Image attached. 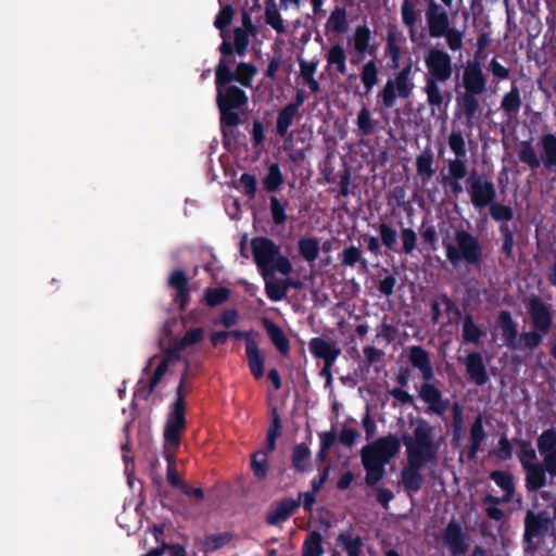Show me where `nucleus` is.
Instances as JSON below:
<instances>
[{"label":"nucleus","mask_w":556,"mask_h":556,"mask_svg":"<svg viewBox=\"0 0 556 556\" xmlns=\"http://www.w3.org/2000/svg\"><path fill=\"white\" fill-rule=\"evenodd\" d=\"M285 178L281 173L280 166L278 163H271L268 168L265 177L263 178V187L267 192H276L281 185L283 184Z\"/></svg>","instance_id":"e433bc0d"},{"label":"nucleus","mask_w":556,"mask_h":556,"mask_svg":"<svg viewBox=\"0 0 556 556\" xmlns=\"http://www.w3.org/2000/svg\"><path fill=\"white\" fill-rule=\"evenodd\" d=\"M498 230L503 240L502 252L510 256L515 247L514 231L508 224H501Z\"/></svg>","instance_id":"bf43d9fd"},{"label":"nucleus","mask_w":556,"mask_h":556,"mask_svg":"<svg viewBox=\"0 0 556 556\" xmlns=\"http://www.w3.org/2000/svg\"><path fill=\"white\" fill-rule=\"evenodd\" d=\"M463 87L467 92L486 91V78L478 60L467 62L463 72Z\"/></svg>","instance_id":"4468645a"},{"label":"nucleus","mask_w":556,"mask_h":556,"mask_svg":"<svg viewBox=\"0 0 556 556\" xmlns=\"http://www.w3.org/2000/svg\"><path fill=\"white\" fill-rule=\"evenodd\" d=\"M425 64L428 70V79L446 83L453 74L452 58L443 49H430L425 56Z\"/></svg>","instance_id":"9d476101"},{"label":"nucleus","mask_w":556,"mask_h":556,"mask_svg":"<svg viewBox=\"0 0 556 556\" xmlns=\"http://www.w3.org/2000/svg\"><path fill=\"white\" fill-rule=\"evenodd\" d=\"M336 541L348 556H365L364 540L359 534L355 533L352 528L340 532Z\"/></svg>","instance_id":"5701e85b"},{"label":"nucleus","mask_w":556,"mask_h":556,"mask_svg":"<svg viewBox=\"0 0 556 556\" xmlns=\"http://www.w3.org/2000/svg\"><path fill=\"white\" fill-rule=\"evenodd\" d=\"M425 18L428 34L431 38H445L451 51H459L463 48L465 31L451 25L447 10L437 0H426Z\"/></svg>","instance_id":"423d86ee"},{"label":"nucleus","mask_w":556,"mask_h":556,"mask_svg":"<svg viewBox=\"0 0 556 556\" xmlns=\"http://www.w3.org/2000/svg\"><path fill=\"white\" fill-rule=\"evenodd\" d=\"M440 80L426 78L425 92L427 94V102L431 108L440 109L444 103L442 90L439 86Z\"/></svg>","instance_id":"c03bdc74"},{"label":"nucleus","mask_w":556,"mask_h":556,"mask_svg":"<svg viewBox=\"0 0 556 556\" xmlns=\"http://www.w3.org/2000/svg\"><path fill=\"white\" fill-rule=\"evenodd\" d=\"M300 500L286 497L275 504L271 510L266 515V522L269 526H277L287 521L300 507Z\"/></svg>","instance_id":"6ab92c4d"},{"label":"nucleus","mask_w":556,"mask_h":556,"mask_svg":"<svg viewBox=\"0 0 556 556\" xmlns=\"http://www.w3.org/2000/svg\"><path fill=\"white\" fill-rule=\"evenodd\" d=\"M251 469L258 480L266 478L268 473V456L263 450L256 451L251 457Z\"/></svg>","instance_id":"de8ad7c7"},{"label":"nucleus","mask_w":556,"mask_h":556,"mask_svg":"<svg viewBox=\"0 0 556 556\" xmlns=\"http://www.w3.org/2000/svg\"><path fill=\"white\" fill-rule=\"evenodd\" d=\"M489 208L491 217L497 223L506 224L514 217V210L509 205L493 202Z\"/></svg>","instance_id":"864d4df0"},{"label":"nucleus","mask_w":556,"mask_h":556,"mask_svg":"<svg viewBox=\"0 0 556 556\" xmlns=\"http://www.w3.org/2000/svg\"><path fill=\"white\" fill-rule=\"evenodd\" d=\"M444 542L448 546L453 556L464 555L468 549L465 534L458 522L452 520L445 528Z\"/></svg>","instance_id":"aec40b11"},{"label":"nucleus","mask_w":556,"mask_h":556,"mask_svg":"<svg viewBox=\"0 0 556 556\" xmlns=\"http://www.w3.org/2000/svg\"><path fill=\"white\" fill-rule=\"evenodd\" d=\"M402 249L400 252L412 254L417 245V235L413 228H402L401 233Z\"/></svg>","instance_id":"13d9d810"},{"label":"nucleus","mask_w":556,"mask_h":556,"mask_svg":"<svg viewBox=\"0 0 556 556\" xmlns=\"http://www.w3.org/2000/svg\"><path fill=\"white\" fill-rule=\"evenodd\" d=\"M300 255L307 262H314L319 255V241L316 238H301L298 242Z\"/></svg>","instance_id":"58836bf2"},{"label":"nucleus","mask_w":556,"mask_h":556,"mask_svg":"<svg viewBox=\"0 0 556 556\" xmlns=\"http://www.w3.org/2000/svg\"><path fill=\"white\" fill-rule=\"evenodd\" d=\"M378 75L379 71L375 60H369L363 65L361 71V80L363 83L365 89L364 93L366 96H368L377 85Z\"/></svg>","instance_id":"c9c22d12"},{"label":"nucleus","mask_w":556,"mask_h":556,"mask_svg":"<svg viewBox=\"0 0 556 556\" xmlns=\"http://www.w3.org/2000/svg\"><path fill=\"white\" fill-rule=\"evenodd\" d=\"M545 333L532 329L531 331L523 332L518 340L519 342H522L523 349L532 351L536 349L543 341Z\"/></svg>","instance_id":"4d7b16f0"},{"label":"nucleus","mask_w":556,"mask_h":556,"mask_svg":"<svg viewBox=\"0 0 556 556\" xmlns=\"http://www.w3.org/2000/svg\"><path fill=\"white\" fill-rule=\"evenodd\" d=\"M298 115L299 111L288 104L280 109L276 119V135L285 138Z\"/></svg>","instance_id":"2f4dec72"},{"label":"nucleus","mask_w":556,"mask_h":556,"mask_svg":"<svg viewBox=\"0 0 556 556\" xmlns=\"http://www.w3.org/2000/svg\"><path fill=\"white\" fill-rule=\"evenodd\" d=\"M412 62H408L400 72H397L393 79H388L384 87L379 91L378 98L387 109H392L396 103L397 96L401 98H408L415 87L410 79Z\"/></svg>","instance_id":"6e6552de"},{"label":"nucleus","mask_w":556,"mask_h":556,"mask_svg":"<svg viewBox=\"0 0 556 556\" xmlns=\"http://www.w3.org/2000/svg\"><path fill=\"white\" fill-rule=\"evenodd\" d=\"M340 264L343 267H355L358 265V270L361 273L368 271V262L363 256V252L361 248L356 245L345 247L342 252L339 254Z\"/></svg>","instance_id":"bb28decb"},{"label":"nucleus","mask_w":556,"mask_h":556,"mask_svg":"<svg viewBox=\"0 0 556 556\" xmlns=\"http://www.w3.org/2000/svg\"><path fill=\"white\" fill-rule=\"evenodd\" d=\"M308 349L316 359H321L324 364H334L341 354V349L334 341L323 337H314L308 342Z\"/></svg>","instance_id":"2eb2a0df"},{"label":"nucleus","mask_w":556,"mask_h":556,"mask_svg":"<svg viewBox=\"0 0 556 556\" xmlns=\"http://www.w3.org/2000/svg\"><path fill=\"white\" fill-rule=\"evenodd\" d=\"M518 446L517 457L523 467L525 464H534L538 459L536 451L533 448L530 440L527 439H514L513 440Z\"/></svg>","instance_id":"ea45409f"},{"label":"nucleus","mask_w":556,"mask_h":556,"mask_svg":"<svg viewBox=\"0 0 556 556\" xmlns=\"http://www.w3.org/2000/svg\"><path fill=\"white\" fill-rule=\"evenodd\" d=\"M287 206L288 201L285 202L280 201L276 195H271L269 198V211L271 215V220L276 226H282L286 224L288 216H287Z\"/></svg>","instance_id":"a18cd8bd"},{"label":"nucleus","mask_w":556,"mask_h":556,"mask_svg":"<svg viewBox=\"0 0 556 556\" xmlns=\"http://www.w3.org/2000/svg\"><path fill=\"white\" fill-rule=\"evenodd\" d=\"M251 31L243 29L241 27H236L233 29V45L236 54L239 56H244L249 47V35Z\"/></svg>","instance_id":"6e6d98bb"},{"label":"nucleus","mask_w":556,"mask_h":556,"mask_svg":"<svg viewBox=\"0 0 556 556\" xmlns=\"http://www.w3.org/2000/svg\"><path fill=\"white\" fill-rule=\"evenodd\" d=\"M401 444L406 447L407 465L401 470V480L406 491L418 492L424 483L421 468L438 460L440 443L434 439V427L426 419H419L413 434L403 433L378 438L361 450L362 465L366 471L365 483L375 486L386 476V465L395 457Z\"/></svg>","instance_id":"f257e3e1"},{"label":"nucleus","mask_w":556,"mask_h":556,"mask_svg":"<svg viewBox=\"0 0 556 556\" xmlns=\"http://www.w3.org/2000/svg\"><path fill=\"white\" fill-rule=\"evenodd\" d=\"M527 308L532 328L545 334L549 333L553 328L552 306L543 302L541 298L533 295L529 299Z\"/></svg>","instance_id":"f8f14e48"},{"label":"nucleus","mask_w":556,"mask_h":556,"mask_svg":"<svg viewBox=\"0 0 556 556\" xmlns=\"http://www.w3.org/2000/svg\"><path fill=\"white\" fill-rule=\"evenodd\" d=\"M467 191L475 208L482 210L495 202L496 189L494 184L473 170L467 179Z\"/></svg>","instance_id":"1a4fd4ad"},{"label":"nucleus","mask_w":556,"mask_h":556,"mask_svg":"<svg viewBox=\"0 0 556 556\" xmlns=\"http://www.w3.org/2000/svg\"><path fill=\"white\" fill-rule=\"evenodd\" d=\"M484 332L473 321L471 315H466L463 323L462 337L465 342L478 344Z\"/></svg>","instance_id":"37998d69"},{"label":"nucleus","mask_w":556,"mask_h":556,"mask_svg":"<svg viewBox=\"0 0 556 556\" xmlns=\"http://www.w3.org/2000/svg\"><path fill=\"white\" fill-rule=\"evenodd\" d=\"M486 439V432L483 427V416L478 414L469 428V447L467 450L468 460L476 459L478 453Z\"/></svg>","instance_id":"4be33fe9"},{"label":"nucleus","mask_w":556,"mask_h":556,"mask_svg":"<svg viewBox=\"0 0 556 556\" xmlns=\"http://www.w3.org/2000/svg\"><path fill=\"white\" fill-rule=\"evenodd\" d=\"M245 355L251 374L255 379L262 378L264 375V356L258 350L255 340H250L247 342Z\"/></svg>","instance_id":"c85d7f7f"},{"label":"nucleus","mask_w":556,"mask_h":556,"mask_svg":"<svg viewBox=\"0 0 556 556\" xmlns=\"http://www.w3.org/2000/svg\"><path fill=\"white\" fill-rule=\"evenodd\" d=\"M538 452L542 456V463L525 464L526 489L536 492L547 483V475L556 478V428L543 430L536 438Z\"/></svg>","instance_id":"f03ea898"},{"label":"nucleus","mask_w":556,"mask_h":556,"mask_svg":"<svg viewBox=\"0 0 556 556\" xmlns=\"http://www.w3.org/2000/svg\"><path fill=\"white\" fill-rule=\"evenodd\" d=\"M230 540L228 533L210 534L204 539V545L207 551H217L226 545Z\"/></svg>","instance_id":"774afa93"},{"label":"nucleus","mask_w":556,"mask_h":556,"mask_svg":"<svg viewBox=\"0 0 556 556\" xmlns=\"http://www.w3.org/2000/svg\"><path fill=\"white\" fill-rule=\"evenodd\" d=\"M239 186L243 188V193L249 199H254L257 192V180L255 175L250 173L241 174L239 178Z\"/></svg>","instance_id":"e2e57ef3"},{"label":"nucleus","mask_w":556,"mask_h":556,"mask_svg":"<svg viewBox=\"0 0 556 556\" xmlns=\"http://www.w3.org/2000/svg\"><path fill=\"white\" fill-rule=\"evenodd\" d=\"M433 163H434L433 153L429 148H426L416 157V172H417V175L420 177L424 185L429 182L435 173Z\"/></svg>","instance_id":"c756f323"},{"label":"nucleus","mask_w":556,"mask_h":556,"mask_svg":"<svg viewBox=\"0 0 556 556\" xmlns=\"http://www.w3.org/2000/svg\"><path fill=\"white\" fill-rule=\"evenodd\" d=\"M356 124L361 136H369L375 131L377 121L372 119L370 111L364 105L357 114Z\"/></svg>","instance_id":"603ef678"},{"label":"nucleus","mask_w":556,"mask_h":556,"mask_svg":"<svg viewBox=\"0 0 556 556\" xmlns=\"http://www.w3.org/2000/svg\"><path fill=\"white\" fill-rule=\"evenodd\" d=\"M230 296V290L226 287L208 288L205 290L204 300L207 306L215 307L226 301Z\"/></svg>","instance_id":"8fccbe9b"},{"label":"nucleus","mask_w":556,"mask_h":556,"mask_svg":"<svg viewBox=\"0 0 556 556\" xmlns=\"http://www.w3.org/2000/svg\"><path fill=\"white\" fill-rule=\"evenodd\" d=\"M402 23L407 28L409 37L414 40L417 24L421 21V11L417 8V0H403L401 4Z\"/></svg>","instance_id":"a878e982"},{"label":"nucleus","mask_w":556,"mask_h":556,"mask_svg":"<svg viewBox=\"0 0 556 556\" xmlns=\"http://www.w3.org/2000/svg\"><path fill=\"white\" fill-rule=\"evenodd\" d=\"M311 450L305 443L296 444L292 451V467L296 472H306L309 469Z\"/></svg>","instance_id":"72a5a7b5"},{"label":"nucleus","mask_w":556,"mask_h":556,"mask_svg":"<svg viewBox=\"0 0 556 556\" xmlns=\"http://www.w3.org/2000/svg\"><path fill=\"white\" fill-rule=\"evenodd\" d=\"M327 31L344 34L349 29L348 13L344 7H336L326 23Z\"/></svg>","instance_id":"7c9ffc66"},{"label":"nucleus","mask_w":556,"mask_h":556,"mask_svg":"<svg viewBox=\"0 0 556 556\" xmlns=\"http://www.w3.org/2000/svg\"><path fill=\"white\" fill-rule=\"evenodd\" d=\"M251 248L256 266L265 274L279 256V247L267 237H255L251 241Z\"/></svg>","instance_id":"ddd939ff"},{"label":"nucleus","mask_w":556,"mask_h":556,"mask_svg":"<svg viewBox=\"0 0 556 556\" xmlns=\"http://www.w3.org/2000/svg\"><path fill=\"white\" fill-rule=\"evenodd\" d=\"M263 327L265 328L270 341L276 346V349L280 352L282 355H287L290 352V341L287 338L283 330L276 325L273 320L268 318H264Z\"/></svg>","instance_id":"cd10ccee"},{"label":"nucleus","mask_w":556,"mask_h":556,"mask_svg":"<svg viewBox=\"0 0 556 556\" xmlns=\"http://www.w3.org/2000/svg\"><path fill=\"white\" fill-rule=\"evenodd\" d=\"M521 106L519 88L513 84L510 90L503 97L501 108L507 114H515Z\"/></svg>","instance_id":"49530a36"},{"label":"nucleus","mask_w":556,"mask_h":556,"mask_svg":"<svg viewBox=\"0 0 556 556\" xmlns=\"http://www.w3.org/2000/svg\"><path fill=\"white\" fill-rule=\"evenodd\" d=\"M549 523L551 519L546 511L534 514L528 510L525 518V541L530 542L534 538L544 536Z\"/></svg>","instance_id":"a211bd4d"},{"label":"nucleus","mask_w":556,"mask_h":556,"mask_svg":"<svg viewBox=\"0 0 556 556\" xmlns=\"http://www.w3.org/2000/svg\"><path fill=\"white\" fill-rule=\"evenodd\" d=\"M513 443L503 434L497 443V447L492 451V455L500 460H508L513 457Z\"/></svg>","instance_id":"052dcab7"},{"label":"nucleus","mask_w":556,"mask_h":556,"mask_svg":"<svg viewBox=\"0 0 556 556\" xmlns=\"http://www.w3.org/2000/svg\"><path fill=\"white\" fill-rule=\"evenodd\" d=\"M327 62L330 66H336L340 74L344 75L346 73V54L341 45L336 43L330 47L327 53Z\"/></svg>","instance_id":"a19ab883"},{"label":"nucleus","mask_w":556,"mask_h":556,"mask_svg":"<svg viewBox=\"0 0 556 556\" xmlns=\"http://www.w3.org/2000/svg\"><path fill=\"white\" fill-rule=\"evenodd\" d=\"M408 361L418 369L424 382L418 389L419 399L428 405V410L438 416H443L448 407V400L443 399L442 391L431 381L435 372L431 363L429 352L421 345H412L408 349Z\"/></svg>","instance_id":"7ed1b4c3"},{"label":"nucleus","mask_w":556,"mask_h":556,"mask_svg":"<svg viewBox=\"0 0 556 556\" xmlns=\"http://www.w3.org/2000/svg\"><path fill=\"white\" fill-rule=\"evenodd\" d=\"M232 18V7L229 4L224 5L215 17L214 26L223 33V30L231 24Z\"/></svg>","instance_id":"0e129e2a"},{"label":"nucleus","mask_w":556,"mask_h":556,"mask_svg":"<svg viewBox=\"0 0 556 556\" xmlns=\"http://www.w3.org/2000/svg\"><path fill=\"white\" fill-rule=\"evenodd\" d=\"M216 87V105L219 111V124L223 131L224 146L229 144L228 130L241 124L240 111L248 105L247 92L236 85H223Z\"/></svg>","instance_id":"20e7f679"},{"label":"nucleus","mask_w":556,"mask_h":556,"mask_svg":"<svg viewBox=\"0 0 556 556\" xmlns=\"http://www.w3.org/2000/svg\"><path fill=\"white\" fill-rule=\"evenodd\" d=\"M188 282L187 274L180 268L174 269L168 277L167 285L175 290L174 302L178 304L180 311H185L190 303Z\"/></svg>","instance_id":"dca6fc26"},{"label":"nucleus","mask_w":556,"mask_h":556,"mask_svg":"<svg viewBox=\"0 0 556 556\" xmlns=\"http://www.w3.org/2000/svg\"><path fill=\"white\" fill-rule=\"evenodd\" d=\"M518 157L520 162L527 164L532 169L539 168L541 165L535 150L530 141H522L520 143Z\"/></svg>","instance_id":"3c124183"},{"label":"nucleus","mask_w":556,"mask_h":556,"mask_svg":"<svg viewBox=\"0 0 556 556\" xmlns=\"http://www.w3.org/2000/svg\"><path fill=\"white\" fill-rule=\"evenodd\" d=\"M323 553V535L316 530L309 532L303 542L302 556H321Z\"/></svg>","instance_id":"4c0bfd02"},{"label":"nucleus","mask_w":556,"mask_h":556,"mask_svg":"<svg viewBox=\"0 0 556 556\" xmlns=\"http://www.w3.org/2000/svg\"><path fill=\"white\" fill-rule=\"evenodd\" d=\"M375 229L380 236L381 243L388 250L399 252V250H396L397 231L390 224L380 223Z\"/></svg>","instance_id":"79ce46f5"},{"label":"nucleus","mask_w":556,"mask_h":556,"mask_svg":"<svg viewBox=\"0 0 556 556\" xmlns=\"http://www.w3.org/2000/svg\"><path fill=\"white\" fill-rule=\"evenodd\" d=\"M371 38V30L367 25L356 26L352 40L354 51L358 56L366 53L372 56L376 54L377 47L370 45Z\"/></svg>","instance_id":"393cba45"},{"label":"nucleus","mask_w":556,"mask_h":556,"mask_svg":"<svg viewBox=\"0 0 556 556\" xmlns=\"http://www.w3.org/2000/svg\"><path fill=\"white\" fill-rule=\"evenodd\" d=\"M502 338L507 348L511 350L519 349L517 323L513 319L509 311H502L497 317Z\"/></svg>","instance_id":"412c9836"},{"label":"nucleus","mask_w":556,"mask_h":556,"mask_svg":"<svg viewBox=\"0 0 556 556\" xmlns=\"http://www.w3.org/2000/svg\"><path fill=\"white\" fill-rule=\"evenodd\" d=\"M455 244L443 241L446 260L454 268L465 263L480 270L483 264V245L478 236L459 229L454 232Z\"/></svg>","instance_id":"39448f33"},{"label":"nucleus","mask_w":556,"mask_h":556,"mask_svg":"<svg viewBox=\"0 0 556 556\" xmlns=\"http://www.w3.org/2000/svg\"><path fill=\"white\" fill-rule=\"evenodd\" d=\"M490 479L493 480L496 485L504 491L503 502L510 501L515 493L513 475L508 471L493 470L490 472Z\"/></svg>","instance_id":"473e14b6"},{"label":"nucleus","mask_w":556,"mask_h":556,"mask_svg":"<svg viewBox=\"0 0 556 556\" xmlns=\"http://www.w3.org/2000/svg\"><path fill=\"white\" fill-rule=\"evenodd\" d=\"M482 93L464 91L462 96H457L456 98L457 106L460 108L468 124H471L481 115V104L479 100V96Z\"/></svg>","instance_id":"b1692460"},{"label":"nucleus","mask_w":556,"mask_h":556,"mask_svg":"<svg viewBox=\"0 0 556 556\" xmlns=\"http://www.w3.org/2000/svg\"><path fill=\"white\" fill-rule=\"evenodd\" d=\"M205 331L202 327H197L188 330L184 337L179 340L180 348H188L190 345L197 344L204 339Z\"/></svg>","instance_id":"69168bd1"},{"label":"nucleus","mask_w":556,"mask_h":556,"mask_svg":"<svg viewBox=\"0 0 556 556\" xmlns=\"http://www.w3.org/2000/svg\"><path fill=\"white\" fill-rule=\"evenodd\" d=\"M467 164L462 157H455L447 163V175L441 172V179L463 180L467 175Z\"/></svg>","instance_id":"09e8293b"},{"label":"nucleus","mask_w":556,"mask_h":556,"mask_svg":"<svg viewBox=\"0 0 556 556\" xmlns=\"http://www.w3.org/2000/svg\"><path fill=\"white\" fill-rule=\"evenodd\" d=\"M257 72V67L253 63L248 62H240L235 71L220 65L217 85L223 86L236 81L244 88H251Z\"/></svg>","instance_id":"9b49d317"},{"label":"nucleus","mask_w":556,"mask_h":556,"mask_svg":"<svg viewBox=\"0 0 556 556\" xmlns=\"http://www.w3.org/2000/svg\"><path fill=\"white\" fill-rule=\"evenodd\" d=\"M265 21L278 34H283L286 31V27H285L283 21L281 18V15L276 8H273V9L267 8L266 9Z\"/></svg>","instance_id":"338daca9"},{"label":"nucleus","mask_w":556,"mask_h":556,"mask_svg":"<svg viewBox=\"0 0 556 556\" xmlns=\"http://www.w3.org/2000/svg\"><path fill=\"white\" fill-rule=\"evenodd\" d=\"M265 292L267 298L273 302H279L287 295V290L286 287L282 286V282L275 280H266Z\"/></svg>","instance_id":"680f3d73"},{"label":"nucleus","mask_w":556,"mask_h":556,"mask_svg":"<svg viewBox=\"0 0 556 556\" xmlns=\"http://www.w3.org/2000/svg\"><path fill=\"white\" fill-rule=\"evenodd\" d=\"M542 160L547 168L556 167V136L546 134L541 138Z\"/></svg>","instance_id":"f704fd0d"},{"label":"nucleus","mask_w":556,"mask_h":556,"mask_svg":"<svg viewBox=\"0 0 556 556\" xmlns=\"http://www.w3.org/2000/svg\"><path fill=\"white\" fill-rule=\"evenodd\" d=\"M189 363L186 361L185 371L181 375L179 384L176 390V399L173 403L172 410L168 414L164 427V440L167 451L175 453L180 445L181 432L186 429V382L188 379Z\"/></svg>","instance_id":"0eeeda50"},{"label":"nucleus","mask_w":556,"mask_h":556,"mask_svg":"<svg viewBox=\"0 0 556 556\" xmlns=\"http://www.w3.org/2000/svg\"><path fill=\"white\" fill-rule=\"evenodd\" d=\"M466 374L476 386H484L490 377L483 357L479 352H470L464 359Z\"/></svg>","instance_id":"f3484780"},{"label":"nucleus","mask_w":556,"mask_h":556,"mask_svg":"<svg viewBox=\"0 0 556 556\" xmlns=\"http://www.w3.org/2000/svg\"><path fill=\"white\" fill-rule=\"evenodd\" d=\"M439 300L445 306V313L450 324H458L462 319V311L457 303L453 301L447 294L442 293Z\"/></svg>","instance_id":"5fc2aeb1"}]
</instances>
